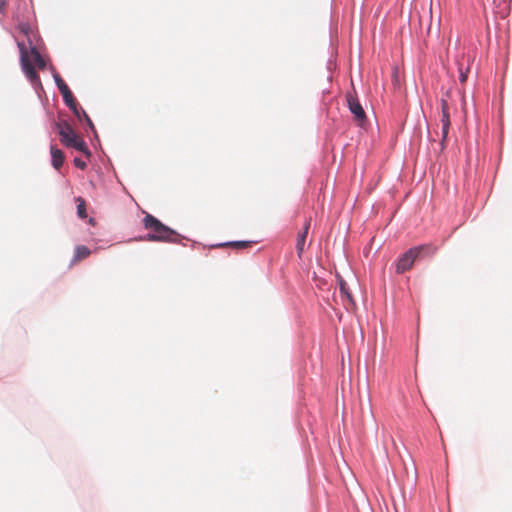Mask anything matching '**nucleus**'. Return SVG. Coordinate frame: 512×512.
<instances>
[{
	"label": "nucleus",
	"instance_id": "f257e3e1",
	"mask_svg": "<svg viewBox=\"0 0 512 512\" xmlns=\"http://www.w3.org/2000/svg\"><path fill=\"white\" fill-rule=\"evenodd\" d=\"M143 225L146 230L150 231L143 240L152 242H177L179 239V235L174 230L164 225L151 214L145 215Z\"/></svg>",
	"mask_w": 512,
	"mask_h": 512
},
{
	"label": "nucleus",
	"instance_id": "f03ea898",
	"mask_svg": "<svg viewBox=\"0 0 512 512\" xmlns=\"http://www.w3.org/2000/svg\"><path fill=\"white\" fill-rule=\"evenodd\" d=\"M18 47L20 50L21 66L25 75L31 82L38 81L39 76L35 70V67L44 69L46 66L45 60L34 46L30 48V52L27 50L26 45L22 42H18Z\"/></svg>",
	"mask_w": 512,
	"mask_h": 512
},
{
	"label": "nucleus",
	"instance_id": "7ed1b4c3",
	"mask_svg": "<svg viewBox=\"0 0 512 512\" xmlns=\"http://www.w3.org/2000/svg\"><path fill=\"white\" fill-rule=\"evenodd\" d=\"M436 251L437 248L432 244H423L410 248L404 254H402L397 260L396 273L403 274L409 271L413 267L417 259L423 257H430L434 255Z\"/></svg>",
	"mask_w": 512,
	"mask_h": 512
},
{
	"label": "nucleus",
	"instance_id": "20e7f679",
	"mask_svg": "<svg viewBox=\"0 0 512 512\" xmlns=\"http://www.w3.org/2000/svg\"><path fill=\"white\" fill-rule=\"evenodd\" d=\"M55 82L63 96L65 103L67 104V106H69L74 111V113L78 117L79 121L81 123H83V119H84L85 123L89 126V128H94L93 122L90 119V117L86 114V112L83 109L79 110L77 108V104L75 102V99H74L69 87L67 86V84L63 81V79L59 75L55 76Z\"/></svg>",
	"mask_w": 512,
	"mask_h": 512
},
{
	"label": "nucleus",
	"instance_id": "39448f33",
	"mask_svg": "<svg viewBox=\"0 0 512 512\" xmlns=\"http://www.w3.org/2000/svg\"><path fill=\"white\" fill-rule=\"evenodd\" d=\"M60 141L66 147L74 148L87 157H90V151L85 141L76 134L75 130H59Z\"/></svg>",
	"mask_w": 512,
	"mask_h": 512
},
{
	"label": "nucleus",
	"instance_id": "423d86ee",
	"mask_svg": "<svg viewBox=\"0 0 512 512\" xmlns=\"http://www.w3.org/2000/svg\"><path fill=\"white\" fill-rule=\"evenodd\" d=\"M347 103L350 112L352 113L354 120L358 126L366 125V114L363 110L361 104L358 99L354 97L352 94L347 95Z\"/></svg>",
	"mask_w": 512,
	"mask_h": 512
},
{
	"label": "nucleus",
	"instance_id": "0eeeda50",
	"mask_svg": "<svg viewBox=\"0 0 512 512\" xmlns=\"http://www.w3.org/2000/svg\"><path fill=\"white\" fill-rule=\"evenodd\" d=\"M310 224H311V219H307L304 223L302 231H300L298 233L296 249H297V253H298L299 257H301V255L304 251L305 241H306V238L308 235V231L310 229Z\"/></svg>",
	"mask_w": 512,
	"mask_h": 512
},
{
	"label": "nucleus",
	"instance_id": "6e6552de",
	"mask_svg": "<svg viewBox=\"0 0 512 512\" xmlns=\"http://www.w3.org/2000/svg\"><path fill=\"white\" fill-rule=\"evenodd\" d=\"M91 254V250L84 246V245H78L75 247V250H74V256H73V259L71 261V265H74L84 259H86L87 257H89Z\"/></svg>",
	"mask_w": 512,
	"mask_h": 512
},
{
	"label": "nucleus",
	"instance_id": "1a4fd4ad",
	"mask_svg": "<svg viewBox=\"0 0 512 512\" xmlns=\"http://www.w3.org/2000/svg\"><path fill=\"white\" fill-rule=\"evenodd\" d=\"M50 152H51V158H52V166L55 169L59 170L64 163V154L56 146H51Z\"/></svg>",
	"mask_w": 512,
	"mask_h": 512
},
{
	"label": "nucleus",
	"instance_id": "9d476101",
	"mask_svg": "<svg viewBox=\"0 0 512 512\" xmlns=\"http://www.w3.org/2000/svg\"><path fill=\"white\" fill-rule=\"evenodd\" d=\"M339 288L342 297L345 298L350 305H354L352 295L348 289L346 282L342 278H339Z\"/></svg>",
	"mask_w": 512,
	"mask_h": 512
},
{
	"label": "nucleus",
	"instance_id": "9b49d317",
	"mask_svg": "<svg viewBox=\"0 0 512 512\" xmlns=\"http://www.w3.org/2000/svg\"><path fill=\"white\" fill-rule=\"evenodd\" d=\"M77 202V214L81 219H85L87 217L86 213V202L83 198L78 197L76 199Z\"/></svg>",
	"mask_w": 512,
	"mask_h": 512
},
{
	"label": "nucleus",
	"instance_id": "f8f14e48",
	"mask_svg": "<svg viewBox=\"0 0 512 512\" xmlns=\"http://www.w3.org/2000/svg\"><path fill=\"white\" fill-rule=\"evenodd\" d=\"M251 242L249 241H234V242H228L225 244H221L220 246H230L236 249H244L249 247Z\"/></svg>",
	"mask_w": 512,
	"mask_h": 512
},
{
	"label": "nucleus",
	"instance_id": "ddd939ff",
	"mask_svg": "<svg viewBox=\"0 0 512 512\" xmlns=\"http://www.w3.org/2000/svg\"><path fill=\"white\" fill-rule=\"evenodd\" d=\"M443 128H448L450 126V121L448 115L446 113L445 105H443V118H442Z\"/></svg>",
	"mask_w": 512,
	"mask_h": 512
},
{
	"label": "nucleus",
	"instance_id": "4468645a",
	"mask_svg": "<svg viewBox=\"0 0 512 512\" xmlns=\"http://www.w3.org/2000/svg\"><path fill=\"white\" fill-rule=\"evenodd\" d=\"M73 162H74V165H75L77 168L82 169V170H84V169L86 168V166H87V164H86V162H85V161H83L82 159L77 158V157L74 159V161H73Z\"/></svg>",
	"mask_w": 512,
	"mask_h": 512
},
{
	"label": "nucleus",
	"instance_id": "2eb2a0df",
	"mask_svg": "<svg viewBox=\"0 0 512 512\" xmlns=\"http://www.w3.org/2000/svg\"><path fill=\"white\" fill-rule=\"evenodd\" d=\"M467 71H464L462 67L459 68V79L462 83H464L467 79Z\"/></svg>",
	"mask_w": 512,
	"mask_h": 512
},
{
	"label": "nucleus",
	"instance_id": "dca6fc26",
	"mask_svg": "<svg viewBox=\"0 0 512 512\" xmlns=\"http://www.w3.org/2000/svg\"><path fill=\"white\" fill-rule=\"evenodd\" d=\"M7 1L6 0H0V12H4L6 9Z\"/></svg>",
	"mask_w": 512,
	"mask_h": 512
},
{
	"label": "nucleus",
	"instance_id": "f3484780",
	"mask_svg": "<svg viewBox=\"0 0 512 512\" xmlns=\"http://www.w3.org/2000/svg\"><path fill=\"white\" fill-rule=\"evenodd\" d=\"M447 133H448V130H446V129L442 130V141H445V139L447 137Z\"/></svg>",
	"mask_w": 512,
	"mask_h": 512
}]
</instances>
